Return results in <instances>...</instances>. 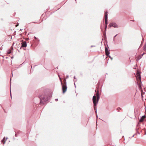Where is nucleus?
<instances>
[{
    "mask_svg": "<svg viewBox=\"0 0 146 146\" xmlns=\"http://www.w3.org/2000/svg\"><path fill=\"white\" fill-rule=\"evenodd\" d=\"M137 80V83L139 85V88L140 90L141 89V77L140 75V72L138 71H137L136 76Z\"/></svg>",
    "mask_w": 146,
    "mask_h": 146,
    "instance_id": "nucleus-1",
    "label": "nucleus"
},
{
    "mask_svg": "<svg viewBox=\"0 0 146 146\" xmlns=\"http://www.w3.org/2000/svg\"><path fill=\"white\" fill-rule=\"evenodd\" d=\"M63 82L64 83L61 85L62 86V92L63 93H64L66 91L67 89L66 80L65 79H64Z\"/></svg>",
    "mask_w": 146,
    "mask_h": 146,
    "instance_id": "nucleus-2",
    "label": "nucleus"
},
{
    "mask_svg": "<svg viewBox=\"0 0 146 146\" xmlns=\"http://www.w3.org/2000/svg\"><path fill=\"white\" fill-rule=\"evenodd\" d=\"M92 100L94 103V108L95 110L96 104L98 102H97V99H96V96H93Z\"/></svg>",
    "mask_w": 146,
    "mask_h": 146,
    "instance_id": "nucleus-3",
    "label": "nucleus"
},
{
    "mask_svg": "<svg viewBox=\"0 0 146 146\" xmlns=\"http://www.w3.org/2000/svg\"><path fill=\"white\" fill-rule=\"evenodd\" d=\"M105 14L104 15V18H105V22L106 24V29L107 25L108 24V21H107V18H108V14H107V12L105 11Z\"/></svg>",
    "mask_w": 146,
    "mask_h": 146,
    "instance_id": "nucleus-4",
    "label": "nucleus"
},
{
    "mask_svg": "<svg viewBox=\"0 0 146 146\" xmlns=\"http://www.w3.org/2000/svg\"><path fill=\"white\" fill-rule=\"evenodd\" d=\"M109 26L110 27H113L115 28L117 27V25L115 23H111L110 24Z\"/></svg>",
    "mask_w": 146,
    "mask_h": 146,
    "instance_id": "nucleus-5",
    "label": "nucleus"
},
{
    "mask_svg": "<svg viewBox=\"0 0 146 146\" xmlns=\"http://www.w3.org/2000/svg\"><path fill=\"white\" fill-rule=\"evenodd\" d=\"M27 46L26 42L25 41L22 43V47H26Z\"/></svg>",
    "mask_w": 146,
    "mask_h": 146,
    "instance_id": "nucleus-6",
    "label": "nucleus"
},
{
    "mask_svg": "<svg viewBox=\"0 0 146 146\" xmlns=\"http://www.w3.org/2000/svg\"><path fill=\"white\" fill-rule=\"evenodd\" d=\"M99 92L98 90L96 93V95L97 97V102H98L100 98V96L99 94Z\"/></svg>",
    "mask_w": 146,
    "mask_h": 146,
    "instance_id": "nucleus-7",
    "label": "nucleus"
},
{
    "mask_svg": "<svg viewBox=\"0 0 146 146\" xmlns=\"http://www.w3.org/2000/svg\"><path fill=\"white\" fill-rule=\"evenodd\" d=\"M105 53H106V55L107 56H108L109 55V54H110V52H109V51L108 50V48H106L105 49Z\"/></svg>",
    "mask_w": 146,
    "mask_h": 146,
    "instance_id": "nucleus-8",
    "label": "nucleus"
},
{
    "mask_svg": "<svg viewBox=\"0 0 146 146\" xmlns=\"http://www.w3.org/2000/svg\"><path fill=\"white\" fill-rule=\"evenodd\" d=\"M145 115L142 116L141 118L139 120V122H142L143 121L144 119L145 118Z\"/></svg>",
    "mask_w": 146,
    "mask_h": 146,
    "instance_id": "nucleus-9",
    "label": "nucleus"
},
{
    "mask_svg": "<svg viewBox=\"0 0 146 146\" xmlns=\"http://www.w3.org/2000/svg\"><path fill=\"white\" fill-rule=\"evenodd\" d=\"M141 58V56L140 55H139L138 56L137 58H136V60L137 61H138L139 60V59H140Z\"/></svg>",
    "mask_w": 146,
    "mask_h": 146,
    "instance_id": "nucleus-10",
    "label": "nucleus"
},
{
    "mask_svg": "<svg viewBox=\"0 0 146 146\" xmlns=\"http://www.w3.org/2000/svg\"><path fill=\"white\" fill-rule=\"evenodd\" d=\"M39 97L41 100V102H40V103H41L43 99V98H42L41 96H40Z\"/></svg>",
    "mask_w": 146,
    "mask_h": 146,
    "instance_id": "nucleus-11",
    "label": "nucleus"
},
{
    "mask_svg": "<svg viewBox=\"0 0 146 146\" xmlns=\"http://www.w3.org/2000/svg\"><path fill=\"white\" fill-rule=\"evenodd\" d=\"M11 53V50H9L7 52V53L8 54H10Z\"/></svg>",
    "mask_w": 146,
    "mask_h": 146,
    "instance_id": "nucleus-12",
    "label": "nucleus"
},
{
    "mask_svg": "<svg viewBox=\"0 0 146 146\" xmlns=\"http://www.w3.org/2000/svg\"><path fill=\"white\" fill-rule=\"evenodd\" d=\"M58 76H59V78L60 80V82H61V84H63V83H62V81L61 79V78H60V76H59V75Z\"/></svg>",
    "mask_w": 146,
    "mask_h": 146,
    "instance_id": "nucleus-13",
    "label": "nucleus"
},
{
    "mask_svg": "<svg viewBox=\"0 0 146 146\" xmlns=\"http://www.w3.org/2000/svg\"><path fill=\"white\" fill-rule=\"evenodd\" d=\"M144 50H146V44L144 46Z\"/></svg>",
    "mask_w": 146,
    "mask_h": 146,
    "instance_id": "nucleus-14",
    "label": "nucleus"
},
{
    "mask_svg": "<svg viewBox=\"0 0 146 146\" xmlns=\"http://www.w3.org/2000/svg\"><path fill=\"white\" fill-rule=\"evenodd\" d=\"M95 46H91V47H95Z\"/></svg>",
    "mask_w": 146,
    "mask_h": 146,
    "instance_id": "nucleus-15",
    "label": "nucleus"
},
{
    "mask_svg": "<svg viewBox=\"0 0 146 146\" xmlns=\"http://www.w3.org/2000/svg\"><path fill=\"white\" fill-rule=\"evenodd\" d=\"M17 26H18V25H16V27H17Z\"/></svg>",
    "mask_w": 146,
    "mask_h": 146,
    "instance_id": "nucleus-16",
    "label": "nucleus"
},
{
    "mask_svg": "<svg viewBox=\"0 0 146 146\" xmlns=\"http://www.w3.org/2000/svg\"><path fill=\"white\" fill-rule=\"evenodd\" d=\"M117 35H115V36H114V37H115Z\"/></svg>",
    "mask_w": 146,
    "mask_h": 146,
    "instance_id": "nucleus-17",
    "label": "nucleus"
},
{
    "mask_svg": "<svg viewBox=\"0 0 146 146\" xmlns=\"http://www.w3.org/2000/svg\"><path fill=\"white\" fill-rule=\"evenodd\" d=\"M3 140H3V139L2 140V141H3Z\"/></svg>",
    "mask_w": 146,
    "mask_h": 146,
    "instance_id": "nucleus-18",
    "label": "nucleus"
},
{
    "mask_svg": "<svg viewBox=\"0 0 146 146\" xmlns=\"http://www.w3.org/2000/svg\"><path fill=\"white\" fill-rule=\"evenodd\" d=\"M144 54V53H143V54H142V55H143Z\"/></svg>",
    "mask_w": 146,
    "mask_h": 146,
    "instance_id": "nucleus-19",
    "label": "nucleus"
}]
</instances>
